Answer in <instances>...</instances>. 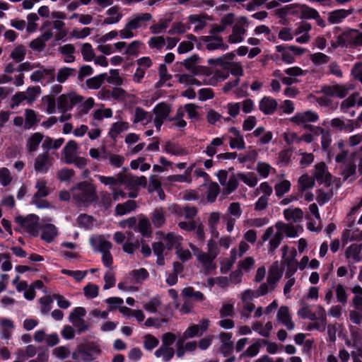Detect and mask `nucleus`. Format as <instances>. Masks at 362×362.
Segmentation results:
<instances>
[{"label":"nucleus","mask_w":362,"mask_h":362,"mask_svg":"<svg viewBox=\"0 0 362 362\" xmlns=\"http://www.w3.org/2000/svg\"><path fill=\"white\" fill-rule=\"evenodd\" d=\"M317 11L309 7L307 5H300L299 6V15L300 18L313 19L317 16Z\"/></svg>","instance_id":"69168bd1"},{"label":"nucleus","mask_w":362,"mask_h":362,"mask_svg":"<svg viewBox=\"0 0 362 362\" xmlns=\"http://www.w3.org/2000/svg\"><path fill=\"white\" fill-rule=\"evenodd\" d=\"M173 21L172 15L166 16L159 20V21L150 27V30L153 34H160L163 33Z\"/></svg>","instance_id":"c03bdc74"},{"label":"nucleus","mask_w":362,"mask_h":362,"mask_svg":"<svg viewBox=\"0 0 362 362\" xmlns=\"http://www.w3.org/2000/svg\"><path fill=\"white\" fill-rule=\"evenodd\" d=\"M231 338L232 334L229 332H221L219 334L221 342L219 351L224 356L230 354L233 351V342L231 341Z\"/></svg>","instance_id":"aec40b11"},{"label":"nucleus","mask_w":362,"mask_h":362,"mask_svg":"<svg viewBox=\"0 0 362 362\" xmlns=\"http://www.w3.org/2000/svg\"><path fill=\"white\" fill-rule=\"evenodd\" d=\"M35 188L36 192L33 197H35V198L45 197L52 192V189L48 185L47 181L43 177L37 179L35 184Z\"/></svg>","instance_id":"cd10ccee"},{"label":"nucleus","mask_w":362,"mask_h":362,"mask_svg":"<svg viewBox=\"0 0 362 362\" xmlns=\"http://www.w3.org/2000/svg\"><path fill=\"white\" fill-rule=\"evenodd\" d=\"M164 150L166 153L176 156L187 154V152L184 148L170 141L165 144Z\"/></svg>","instance_id":"0e129e2a"},{"label":"nucleus","mask_w":362,"mask_h":362,"mask_svg":"<svg viewBox=\"0 0 362 362\" xmlns=\"http://www.w3.org/2000/svg\"><path fill=\"white\" fill-rule=\"evenodd\" d=\"M39 221V216L33 214L26 216H19L15 218V221L20 228L33 236H37L39 234L40 228Z\"/></svg>","instance_id":"7ed1b4c3"},{"label":"nucleus","mask_w":362,"mask_h":362,"mask_svg":"<svg viewBox=\"0 0 362 362\" xmlns=\"http://www.w3.org/2000/svg\"><path fill=\"white\" fill-rule=\"evenodd\" d=\"M30 78L33 82H39L41 83H52L54 80V69L41 66L37 70L33 71Z\"/></svg>","instance_id":"f8f14e48"},{"label":"nucleus","mask_w":362,"mask_h":362,"mask_svg":"<svg viewBox=\"0 0 362 362\" xmlns=\"http://www.w3.org/2000/svg\"><path fill=\"white\" fill-rule=\"evenodd\" d=\"M107 74H101L96 76L92 77L86 80V84L89 89H98L105 81Z\"/></svg>","instance_id":"680f3d73"},{"label":"nucleus","mask_w":362,"mask_h":362,"mask_svg":"<svg viewBox=\"0 0 362 362\" xmlns=\"http://www.w3.org/2000/svg\"><path fill=\"white\" fill-rule=\"evenodd\" d=\"M277 320L282 323L288 329L292 330L294 329V323L291 320L289 313V310L287 306H281L277 313Z\"/></svg>","instance_id":"a878e982"},{"label":"nucleus","mask_w":362,"mask_h":362,"mask_svg":"<svg viewBox=\"0 0 362 362\" xmlns=\"http://www.w3.org/2000/svg\"><path fill=\"white\" fill-rule=\"evenodd\" d=\"M248 21L245 17H240L233 26L232 33L228 37V42L230 44H238L243 42L248 26Z\"/></svg>","instance_id":"1a4fd4ad"},{"label":"nucleus","mask_w":362,"mask_h":362,"mask_svg":"<svg viewBox=\"0 0 362 362\" xmlns=\"http://www.w3.org/2000/svg\"><path fill=\"white\" fill-rule=\"evenodd\" d=\"M189 246L193 252L194 255L196 257L198 262L206 272H209L215 269V265L214 263V261L216 259L215 257H212L207 252H205L202 251L192 243H189Z\"/></svg>","instance_id":"9d476101"},{"label":"nucleus","mask_w":362,"mask_h":362,"mask_svg":"<svg viewBox=\"0 0 362 362\" xmlns=\"http://www.w3.org/2000/svg\"><path fill=\"white\" fill-rule=\"evenodd\" d=\"M152 119V115L149 112L140 107H136L132 118L133 124L141 123L143 125H147L151 122Z\"/></svg>","instance_id":"5701e85b"},{"label":"nucleus","mask_w":362,"mask_h":362,"mask_svg":"<svg viewBox=\"0 0 362 362\" xmlns=\"http://www.w3.org/2000/svg\"><path fill=\"white\" fill-rule=\"evenodd\" d=\"M238 259V250L232 248L230 252V258L223 260L221 263L220 270L222 274L228 273Z\"/></svg>","instance_id":"37998d69"},{"label":"nucleus","mask_w":362,"mask_h":362,"mask_svg":"<svg viewBox=\"0 0 362 362\" xmlns=\"http://www.w3.org/2000/svg\"><path fill=\"white\" fill-rule=\"evenodd\" d=\"M148 277V272L147 270L146 269L141 268L139 269L132 270L129 273V276L127 278V280H130V281L133 284H141Z\"/></svg>","instance_id":"49530a36"},{"label":"nucleus","mask_w":362,"mask_h":362,"mask_svg":"<svg viewBox=\"0 0 362 362\" xmlns=\"http://www.w3.org/2000/svg\"><path fill=\"white\" fill-rule=\"evenodd\" d=\"M138 231L144 236L147 237L151 234V223L148 218H141L138 223Z\"/></svg>","instance_id":"338daca9"},{"label":"nucleus","mask_w":362,"mask_h":362,"mask_svg":"<svg viewBox=\"0 0 362 362\" xmlns=\"http://www.w3.org/2000/svg\"><path fill=\"white\" fill-rule=\"evenodd\" d=\"M166 45L165 39L162 36H153L149 38L148 45L151 49H162Z\"/></svg>","instance_id":"774afa93"},{"label":"nucleus","mask_w":362,"mask_h":362,"mask_svg":"<svg viewBox=\"0 0 362 362\" xmlns=\"http://www.w3.org/2000/svg\"><path fill=\"white\" fill-rule=\"evenodd\" d=\"M312 27L309 23L302 21L297 25L294 35L297 36L296 41L300 44L307 43L310 40L309 32Z\"/></svg>","instance_id":"dca6fc26"},{"label":"nucleus","mask_w":362,"mask_h":362,"mask_svg":"<svg viewBox=\"0 0 362 362\" xmlns=\"http://www.w3.org/2000/svg\"><path fill=\"white\" fill-rule=\"evenodd\" d=\"M284 218L288 221L300 223L303 218V212L300 208H288L284 211Z\"/></svg>","instance_id":"58836bf2"},{"label":"nucleus","mask_w":362,"mask_h":362,"mask_svg":"<svg viewBox=\"0 0 362 362\" xmlns=\"http://www.w3.org/2000/svg\"><path fill=\"white\" fill-rule=\"evenodd\" d=\"M27 53L26 47L23 45H16L10 53V57L17 63L23 62Z\"/></svg>","instance_id":"603ef678"},{"label":"nucleus","mask_w":362,"mask_h":362,"mask_svg":"<svg viewBox=\"0 0 362 362\" xmlns=\"http://www.w3.org/2000/svg\"><path fill=\"white\" fill-rule=\"evenodd\" d=\"M275 228L281 231V235L284 234L288 238H296L298 235V229L302 230V228L294 226L292 224L285 223L279 221L275 224Z\"/></svg>","instance_id":"bb28decb"},{"label":"nucleus","mask_w":362,"mask_h":362,"mask_svg":"<svg viewBox=\"0 0 362 362\" xmlns=\"http://www.w3.org/2000/svg\"><path fill=\"white\" fill-rule=\"evenodd\" d=\"M353 89L354 86L351 83L339 84L334 83L322 86L321 93L329 97L343 98Z\"/></svg>","instance_id":"6e6552de"},{"label":"nucleus","mask_w":362,"mask_h":362,"mask_svg":"<svg viewBox=\"0 0 362 362\" xmlns=\"http://www.w3.org/2000/svg\"><path fill=\"white\" fill-rule=\"evenodd\" d=\"M81 53L83 57V59L86 62L93 61L95 56L93 46L88 42L81 44Z\"/></svg>","instance_id":"052dcab7"},{"label":"nucleus","mask_w":362,"mask_h":362,"mask_svg":"<svg viewBox=\"0 0 362 362\" xmlns=\"http://www.w3.org/2000/svg\"><path fill=\"white\" fill-rule=\"evenodd\" d=\"M154 355L158 358H161L163 362H169L175 356V349L173 347L160 345L154 352Z\"/></svg>","instance_id":"4c0bfd02"},{"label":"nucleus","mask_w":362,"mask_h":362,"mask_svg":"<svg viewBox=\"0 0 362 362\" xmlns=\"http://www.w3.org/2000/svg\"><path fill=\"white\" fill-rule=\"evenodd\" d=\"M208 16L206 14H192L188 17L189 24L194 25V31L202 30L208 21Z\"/></svg>","instance_id":"473e14b6"},{"label":"nucleus","mask_w":362,"mask_h":362,"mask_svg":"<svg viewBox=\"0 0 362 362\" xmlns=\"http://www.w3.org/2000/svg\"><path fill=\"white\" fill-rule=\"evenodd\" d=\"M101 353V349L98 344L94 342L88 343L81 346L72 354L74 360L81 358L84 362H89L95 359L94 355H99Z\"/></svg>","instance_id":"39448f33"},{"label":"nucleus","mask_w":362,"mask_h":362,"mask_svg":"<svg viewBox=\"0 0 362 362\" xmlns=\"http://www.w3.org/2000/svg\"><path fill=\"white\" fill-rule=\"evenodd\" d=\"M170 111V106L164 103H158L153 110V112L156 115L155 117L164 120L168 118Z\"/></svg>","instance_id":"8fccbe9b"},{"label":"nucleus","mask_w":362,"mask_h":362,"mask_svg":"<svg viewBox=\"0 0 362 362\" xmlns=\"http://www.w3.org/2000/svg\"><path fill=\"white\" fill-rule=\"evenodd\" d=\"M352 13V10L339 9L329 13L328 21L331 24H338Z\"/></svg>","instance_id":"ea45409f"},{"label":"nucleus","mask_w":362,"mask_h":362,"mask_svg":"<svg viewBox=\"0 0 362 362\" xmlns=\"http://www.w3.org/2000/svg\"><path fill=\"white\" fill-rule=\"evenodd\" d=\"M356 165L355 161L354 158H351V154H350L349 159L343 163L341 175L344 177V180H346L349 177L354 175L356 173Z\"/></svg>","instance_id":"de8ad7c7"},{"label":"nucleus","mask_w":362,"mask_h":362,"mask_svg":"<svg viewBox=\"0 0 362 362\" xmlns=\"http://www.w3.org/2000/svg\"><path fill=\"white\" fill-rule=\"evenodd\" d=\"M90 243L101 253L110 252L112 247V243L103 235L92 238Z\"/></svg>","instance_id":"a19ab883"},{"label":"nucleus","mask_w":362,"mask_h":362,"mask_svg":"<svg viewBox=\"0 0 362 362\" xmlns=\"http://www.w3.org/2000/svg\"><path fill=\"white\" fill-rule=\"evenodd\" d=\"M351 333V341H346L348 346H354V351H362V329L351 327L350 328Z\"/></svg>","instance_id":"c756f323"},{"label":"nucleus","mask_w":362,"mask_h":362,"mask_svg":"<svg viewBox=\"0 0 362 362\" xmlns=\"http://www.w3.org/2000/svg\"><path fill=\"white\" fill-rule=\"evenodd\" d=\"M238 180H240V179L238 177V173L233 174L229 177L228 180L226 181V184H223V185L224 187V193L226 195L231 194L238 188Z\"/></svg>","instance_id":"bf43d9fd"},{"label":"nucleus","mask_w":362,"mask_h":362,"mask_svg":"<svg viewBox=\"0 0 362 362\" xmlns=\"http://www.w3.org/2000/svg\"><path fill=\"white\" fill-rule=\"evenodd\" d=\"M238 177L243 183L250 187H254L257 185L258 178L257 175L252 172L247 173H238Z\"/></svg>","instance_id":"6e6d98bb"},{"label":"nucleus","mask_w":362,"mask_h":362,"mask_svg":"<svg viewBox=\"0 0 362 362\" xmlns=\"http://www.w3.org/2000/svg\"><path fill=\"white\" fill-rule=\"evenodd\" d=\"M278 107L277 101L269 97H263L259 103V109L265 115H272Z\"/></svg>","instance_id":"412c9836"},{"label":"nucleus","mask_w":362,"mask_h":362,"mask_svg":"<svg viewBox=\"0 0 362 362\" xmlns=\"http://www.w3.org/2000/svg\"><path fill=\"white\" fill-rule=\"evenodd\" d=\"M276 50L281 54V59L286 64H292L295 62L293 53H292L288 46L277 45Z\"/></svg>","instance_id":"5fc2aeb1"},{"label":"nucleus","mask_w":362,"mask_h":362,"mask_svg":"<svg viewBox=\"0 0 362 362\" xmlns=\"http://www.w3.org/2000/svg\"><path fill=\"white\" fill-rule=\"evenodd\" d=\"M362 245L351 244L346 247L344 255L349 264H355L362 260Z\"/></svg>","instance_id":"f3484780"},{"label":"nucleus","mask_w":362,"mask_h":362,"mask_svg":"<svg viewBox=\"0 0 362 362\" xmlns=\"http://www.w3.org/2000/svg\"><path fill=\"white\" fill-rule=\"evenodd\" d=\"M106 17L103 21L104 25H112L119 23L122 18V13L118 6H112L106 12Z\"/></svg>","instance_id":"393cba45"},{"label":"nucleus","mask_w":362,"mask_h":362,"mask_svg":"<svg viewBox=\"0 0 362 362\" xmlns=\"http://www.w3.org/2000/svg\"><path fill=\"white\" fill-rule=\"evenodd\" d=\"M72 194L74 200L84 205H89L97 199L95 185L86 181L78 183L72 189Z\"/></svg>","instance_id":"f257e3e1"},{"label":"nucleus","mask_w":362,"mask_h":362,"mask_svg":"<svg viewBox=\"0 0 362 362\" xmlns=\"http://www.w3.org/2000/svg\"><path fill=\"white\" fill-rule=\"evenodd\" d=\"M206 47L209 50L218 49H226L228 45L223 43V38L221 37L206 36L204 38Z\"/></svg>","instance_id":"e433bc0d"},{"label":"nucleus","mask_w":362,"mask_h":362,"mask_svg":"<svg viewBox=\"0 0 362 362\" xmlns=\"http://www.w3.org/2000/svg\"><path fill=\"white\" fill-rule=\"evenodd\" d=\"M329 124L334 129L340 132H351L354 129V124L351 120L345 121L339 117L332 119L329 122Z\"/></svg>","instance_id":"b1692460"},{"label":"nucleus","mask_w":362,"mask_h":362,"mask_svg":"<svg viewBox=\"0 0 362 362\" xmlns=\"http://www.w3.org/2000/svg\"><path fill=\"white\" fill-rule=\"evenodd\" d=\"M83 100V97L78 95L75 91H71L67 93L62 94L57 98V108L62 112L65 113L73 109L75 105L79 104Z\"/></svg>","instance_id":"20e7f679"},{"label":"nucleus","mask_w":362,"mask_h":362,"mask_svg":"<svg viewBox=\"0 0 362 362\" xmlns=\"http://www.w3.org/2000/svg\"><path fill=\"white\" fill-rule=\"evenodd\" d=\"M151 18L152 16L148 13L133 15L124 28L119 30V37L122 39L133 38L136 35L134 30L141 28L146 22L151 21Z\"/></svg>","instance_id":"f03ea898"},{"label":"nucleus","mask_w":362,"mask_h":362,"mask_svg":"<svg viewBox=\"0 0 362 362\" xmlns=\"http://www.w3.org/2000/svg\"><path fill=\"white\" fill-rule=\"evenodd\" d=\"M95 100L89 97L86 99L83 98V100L77 104L76 112L75 113V117L77 118H80L82 116L87 115L90 110L94 107Z\"/></svg>","instance_id":"72a5a7b5"},{"label":"nucleus","mask_w":362,"mask_h":362,"mask_svg":"<svg viewBox=\"0 0 362 362\" xmlns=\"http://www.w3.org/2000/svg\"><path fill=\"white\" fill-rule=\"evenodd\" d=\"M24 115V128L25 129H31L34 125H36L40 122V118L37 114L32 109L25 110Z\"/></svg>","instance_id":"a18cd8bd"},{"label":"nucleus","mask_w":362,"mask_h":362,"mask_svg":"<svg viewBox=\"0 0 362 362\" xmlns=\"http://www.w3.org/2000/svg\"><path fill=\"white\" fill-rule=\"evenodd\" d=\"M319 119V115L317 112L312 110H307L305 112H297L291 119V122L297 125H304L307 127V124L310 122H315Z\"/></svg>","instance_id":"4468645a"},{"label":"nucleus","mask_w":362,"mask_h":362,"mask_svg":"<svg viewBox=\"0 0 362 362\" xmlns=\"http://www.w3.org/2000/svg\"><path fill=\"white\" fill-rule=\"evenodd\" d=\"M313 177L318 182L328 185L332 180V175L329 173L325 163L322 162L315 165Z\"/></svg>","instance_id":"6ab92c4d"},{"label":"nucleus","mask_w":362,"mask_h":362,"mask_svg":"<svg viewBox=\"0 0 362 362\" xmlns=\"http://www.w3.org/2000/svg\"><path fill=\"white\" fill-rule=\"evenodd\" d=\"M59 53L63 57V60L66 63H71L75 61V47L72 44H66L59 48Z\"/></svg>","instance_id":"79ce46f5"},{"label":"nucleus","mask_w":362,"mask_h":362,"mask_svg":"<svg viewBox=\"0 0 362 362\" xmlns=\"http://www.w3.org/2000/svg\"><path fill=\"white\" fill-rule=\"evenodd\" d=\"M296 251L293 250L290 255L283 259V264L286 267V277H291L298 269V262L296 259Z\"/></svg>","instance_id":"4be33fe9"},{"label":"nucleus","mask_w":362,"mask_h":362,"mask_svg":"<svg viewBox=\"0 0 362 362\" xmlns=\"http://www.w3.org/2000/svg\"><path fill=\"white\" fill-rule=\"evenodd\" d=\"M157 238L162 240L168 250H172L173 247L177 249L181 246L183 238L181 235L174 233H164L161 231L156 233Z\"/></svg>","instance_id":"ddd939ff"},{"label":"nucleus","mask_w":362,"mask_h":362,"mask_svg":"<svg viewBox=\"0 0 362 362\" xmlns=\"http://www.w3.org/2000/svg\"><path fill=\"white\" fill-rule=\"evenodd\" d=\"M225 141V137L214 138L211 142L207 144L205 148L203 150V153L206 154L208 157L212 158L217 153V148L221 146Z\"/></svg>","instance_id":"f704fd0d"},{"label":"nucleus","mask_w":362,"mask_h":362,"mask_svg":"<svg viewBox=\"0 0 362 362\" xmlns=\"http://www.w3.org/2000/svg\"><path fill=\"white\" fill-rule=\"evenodd\" d=\"M15 325L13 320L8 318L0 319L1 338L8 340L11 337Z\"/></svg>","instance_id":"c85d7f7f"},{"label":"nucleus","mask_w":362,"mask_h":362,"mask_svg":"<svg viewBox=\"0 0 362 362\" xmlns=\"http://www.w3.org/2000/svg\"><path fill=\"white\" fill-rule=\"evenodd\" d=\"M62 154L64 162L71 164L73 160L78 155V146L74 140L69 141L63 148Z\"/></svg>","instance_id":"a211bd4d"},{"label":"nucleus","mask_w":362,"mask_h":362,"mask_svg":"<svg viewBox=\"0 0 362 362\" xmlns=\"http://www.w3.org/2000/svg\"><path fill=\"white\" fill-rule=\"evenodd\" d=\"M53 158L49 155L48 151L39 154L34 161V169L36 172L46 173L52 165Z\"/></svg>","instance_id":"2eb2a0df"},{"label":"nucleus","mask_w":362,"mask_h":362,"mask_svg":"<svg viewBox=\"0 0 362 362\" xmlns=\"http://www.w3.org/2000/svg\"><path fill=\"white\" fill-rule=\"evenodd\" d=\"M136 207L134 201L129 200L124 204H119L115 207V212L117 215L123 216L127 213L134 211Z\"/></svg>","instance_id":"4d7b16f0"},{"label":"nucleus","mask_w":362,"mask_h":362,"mask_svg":"<svg viewBox=\"0 0 362 362\" xmlns=\"http://www.w3.org/2000/svg\"><path fill=\"white\" fill-rule=\"evenodd\" d=\"M44 136L40 132L31 134L26 140V148L28 152L36 151L40 143L42 141Z\"/></svg>","instance_id":"c9c22d12"},{"label":"nucleus","mask_w":362,"mask_h":362,"mask_svg":"<svg viewBox=\"0 0 362 362\" xmlns=\"http://www.w3.org/2000/svg\"><path fill=\"white\" fill-rule=\"evenodd\" d=\"M41 230V238L47 243L53 241L59 234L57 228L52 223L44 224Z\"/></svg>","instance_id":"7c9ffc66"},{"label":"nucleus","mask_w":362,"mask_h":362,"mask_svg":"<svg viewBox=\"0 0 362 362\" xmlns=\"http://www.w3.org/2000/svg\"><path fill=\"white\" fill-rule=\"evenodd\" d=\"M151 221L156 228L161 227L165 222V212L163 209H156L151 214Z\"/></svg>","instance_id":"13d9d810"},{"label":"nucleus","mask_w":362,"mask_h":362,"mask_svg":"<svg viewBox=\"0 0 362 362\" xmlns=\"http://www.w3.org/2000/svg\"><path fill=\"white\" fill-rule=\"evenodd\" d=\"M282 271L279 269L278 262H274L269 271L267 281L269 284H275L281 278Z\"/></svg>","instance_id":"3c124183"},{"label":"nucleus","mask_w":362,"mask_h":362,"mask_svg":"<svg viewBox=\"0 0 362 362\" xmlns=\"http://www.w3.org/2000/svg\"><path fill=\"white\" fill-rule=\"evenodd\" d=\"M147 180L145 176H135L131 174L119 173V185H124L126 189L132 190L138 186L145 187Z\"/></svg>","instance_id":"9b49d317"},{"label":"nucleus","mask_w":362,"mask_h":362,"mask_svg":"<svg viewBox=\"0 0 362 362\" xmlns=\"http://www.w3.org/2000/svg\"><path fill=\"white\" fill-rule=\"evenodd\" d=\"M261 238L263 242L269 241L267 249L269 252L273 254L281 244L283 236L281 231L279 229H276L274 226L268 227L262 234Z\"/></svg>","instance_id":"0eeeda50"},{"label":"nucleus","mask_w":362,"mask_h":362,"mask_svg":"<svg viewBox=\"0 0 362 362\" xmlns=\"http://www.w3.org/2000/svg\"><path fill=\"white\" fill-rule=\"evenodd\" d=\"M315 185L314 177L310 176L307 174L301 175L298 180V188L300 192H305L311 189Z\"/></svg>","instance_id":"09e8293b"},{"label":"nucleus","mask_w":362,"mask_h":362,"mask_svg":"<svg viewBox=\"0 0 362 362\" xmlns=\"http://www.w3.org/2000/svg\"><path fill=\"white\" fill-rule=\"evenodd\" d=\"M182 295L183 297L192 298L193 300L199 302H202L205 299V297L202 292L195 291L192 287L185 288L182 291Z\"/></svg>","instance_id":"e2e57ef3"},{"label":"nucleus","mask_w":362,"mask_h":362,"mask_svg":"<svg viewBox=\"0 0 362 362\" xmlns=\"http://www.w3.org/2000/svg\"><path fill=\"white\" fill-rule=\"evenodd\" d=\"M129 129V124L127 122L119 121L113 123L109 130L108 135L114 141H116L118 136Z\"/></svg>","instance_id":"2f4dec72"},{"label":"nucleus","mask_w":362,"mask_h":362,"mask_svg":"<svg viewBox=\"0 0 362 362\" xmlns=\"http://www.w3.org/2000/svg\"><path fill=\"white\" fill-rule=\"evenodd\" d=\"M95 177L104 185L109 186L111 190H112V188L119 186V173L115 177L100 175H95Z\"/></svg>","instance_id":"864d4df0"},{"label":"nucleus","mask_w":362,"mask_h":362,"mask_svg":"<svg viewBox=\"0 0 362 362\" xmlns=\"http://www.w3.org/2000/svg\"><path fill=\"white\" fill-rule=\"evenodd\" d=\"M243 214L241 204L239 202H232L227 209V213L222 216L223 223L225 224L226 230L231 233L238 219Z\"/></svg>","instance_id":"423d86ee"}]
</instances>
